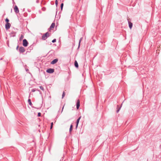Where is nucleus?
<instances>
[{"label": "nucleus", "instance_id": "obj_1", "mask_svg": "<svg viewBox=\"0 0 161 161\" xmlns=\"http://www.w3.org/2000/svg\"><path fill=\"white\" fill-rule=\"evenodd\" d=\"M49 36V33L48 32H47L42 36V39L43 40H45Z\"/></svg>", "mask_w": 161, "mask_h": 161}, {"label": "nucleus", "instance_id": "obj_2", "mask_svg": "<svg viewBox=\"0 0 161 161\" xmlns=\"http://www.w3.org/2000/svg\"><path fill=\"white\" fill-rule=\"evenodd\" d=\"M28 42L27 40L25 39L23 40V45L24 47H26L27 46Z\"/></svg>", "mask_w": 161, "mask_h": 161}, {"label": "nucleus", "instance_id": "obj_3", "mask_svg": "<svg viewBox=\"0 0 161 161\" xmlns=\"http://www.w3.org/2000/svg\"><path fill=\"white\" fill-rule=\"evenodd\" d=\"M11 24L10 23H6L5 24V27L6 30L9 29L11 26Z\"/></svg>", "mask_w": 161, "mask_h": 161}, {"label": "nucleus", "instance_id": "obj_4", "mask_svg": "<svg viewBox=\"0 0 161 161\" xmlns=\"http://www.w3.org/2000/svg\"><path fill=\"white\" fill-rule=\"evenodd\" d=\"M14 10L15 12L16 13H18L19 12V9L17 6H15L14 8Z\"/></svg>", "mask_w": 161, "mask_h": 161}, {"label": "nucleus", "instance_id": "obj_5", "mask_svg": "<svg viewBox=\"0 0 161 161\" xmlns=\"http://www.w3.org/2000/svg\"><path fill=\"white\" fill-rule=\"evenodd\" d=\"M58 59H54L51 62V63L52 64H54L58 61Z\"/></svg>", "mask_w": 161, "mask_h": 161}, {"label": "nucleus", "instance_id": "obj_6", "mask_svg": "<svg viewBox=\"0 0 161 161\" xmlns=\"http://www.w3.org/2000/svg\"><path fill=\"white\" fill-rule=\"evenodd\" d=\"M80 102L79 100H78L77 101L76 103V108L77 109H79L80 106Z\"/></svg>", "mask_w": 161, "mask_h": 161}, {"label": "nucleus", "instance_id": "obj_7", "mask_svg": "<svg viewBox=\"0 0 161 161\" xmlns=\"http://www.w3.org/2000/svg\"><path fill=\"white\" fill-rule=\"evenodd\" d=\"M128 20L129 28H130V29H131L132 28V25H133L132 23L131 22L129 21L128 19Z\"/></svg>", "mask_w": 161, "mask_h": 161}, {"label": "nucleus", "instance_id": "obj_8", "mask_svg": "<svg viewBox=\"0 0 161 161\" xmlns=\"http://www.w3.org/2000/svg\"><path fill=\"white\" fill-rule=\"evenodd\" d=\"M19 51L22 53H23L25 51V49L23 47H21L19 48Z\"/></svg>", "mask_w": 161, "mask_h": 161}, {"label": "nucleus", "instance_id": "obj_9", "mask_svg": "<svg viewBox=\"0 0 161 161\" xmlns=\"http://www.w3.org/2000/svg\"><path fill=\"white\" fill-rule=\"evenodd\" d=\"M55 26V24L54 23H52L50 27V29L52 30L53 28H54Z\"/></svg>", "mask_w": 161, "mask_h": 161}, {"label": "nucleus", "instance_id": "obj_10", "mask_svg": "<svg viewBox=\"0 0 161 161\" xmlns=\"http://www.w3.org/2000/svg\"><path fill=\"white\" fill-rule=\"evenodd\" d=\"M81 117L80 116L77 120V122H76V128H77V126H78V123H79V121H80V119L81 118Z\"/></svg>", "mask_w": 161, "mask_h": 161}, {"label": "nucleus", "instance_id": "obj_11", "mask_svg": "<svg viewBox=\"0 0 161 161\" xmlns=\"http://www.w3.org/2000/svg\"><path fill=\"white\" fill-rule=\"evenodd\" d=\"M75 67H76L77 68L78 67V64L77 63V61L76 60H75Z\"/></svg>", "mask_w": 161, "mask_h": 161}, {"label": "nucleus", "instance_id": "obj_12", "mask_svg": "<svg viewBox=\"0 0 161 161\" xmlns=\"http://www.w3.org/2000/svg\"><path fill=\"white\" fill-rule=\"evenodd\" d=\"M72 128H73V125H70V129H69V131H70V132L72 130Z\"/></svg>", "mask_w": 161, "mask_h": 161}, {"label": "nucleus", "instance_id": "obj_13", "mask_svg": "<svg viewBox=\"0 0 161 161\" xmlns=\"http://www.w3.org/2000/svg\"><path fill=\"white\" fill-rule=\"evenodd\" d=\"M24 36L23 35H21L19 38V40L21 41L24 38Z\"/></svg>", "mask_w": 161, "mask_h": 161}, {"label": "nucleus", "instance_id": "obj_14", "mask_svg": "<svg viewBox=\"0 0 161 161\" xmlns=\"http://www.w3.org/2000/svg\"><path fill=\"white\" fill-rule=\"evenodd\" d=\"M28 102L29 104L30 105H31L32 104L31 102V99H28Z\"/></svg>", "mask_w": 161, "mask_h": 161}, {"label": "nucleus", "instance_id": "obj_15", "mask_svg": "<svg viewBox=\"0 0 161 161\" xmlns=\"http://www.w3.org/2000/svg\"><path fill=\"white\" fill-rule=\"evenodd\" d=\"M65 96V93L64 92H63L62 95V98H63Z\"/></svg>", "mask_w": 161, "mask_h": 161}, {"label": "nucleus", "instance_id": "obj_16", "mask_svg": "<svg viewBox=\"0 0 161 161\" xmlns=\"http://www.w3.org/2000/svg\"><path fill=\"white\" fill-rule=\"evenodd\" d=\"M64 5V4L63 3H62L61 5V10H62L63 8Z\"/></svg>", "mask_w": 161, "mask_h": 161}, {"label": "nucleus", "instance_id": "obj_17", "mask_svg": "<svg viewBox=\"0 0 161 161\" xmlns=\"http://www.w3.org/2000/svg\"><path fill=\"white\" fill-rule=\"evenodd\" d=\"M43 91H44V88L43 86H40L39 87Z\"/></svg>", "mask_w": 161, "mask_h": 161}, {"label": "nucleus", "instance_id": "obj_18", "mask_svg": "<svg viewBox=\"0 0 161 161\" xmlns=\"http://www.w3.org/2000/svg\"><path fill=\"white\" fill-rule=\"evenodd\" d=\"M5 21L7 22V23H9L8 22L9 21V19L8 18H6L5 19Z\"/></svg>", "mask_w": 161, "mask_h": 161}, {"label": "nucleus", "instance_id": "obj_19", "mask_svg": "<svg viewBox=\"0 0 161 161\" xmlns=\"http://www.w3.org/2000/svg\"><path fill=\"white\" fill-rule=\"evenodd\" d=\"M47 72L49 73H53L54 71H47Z\"/></svg>", "mask_w": 161, "mask_h": 161}, {"label": "nucleus", "instance_id": "obj_20", "mask_svg": "<svg viewBox=\"0 0 161 161\" xmlns=\"http://www.w3.org/2000/svg\"><path fill=\"white\" fill-rule=\"evenodd\" d=\"M53 123L52 122L51 123V128H50L51 129L52 128L53 126Z\"/></svg>", "mask_w": 161, "mask_h": 161}, {"label": "nucleus", "instance_id": "obj_21", "mask_svg": "<svg viewBox=\"0 0 161 161\" xmlns=\"http://www.w3.org/2000/svg\"><path fill=\"white\" fill-rule=\"evenodd\" d=\"M55 4H56V5L57 6L58 4V2L57 0H56Z\"/></svg>", "mask_w": 161, "mask_h": 161}, {"label": "nucleus", "instance_id": "obj_22", "mask_svg": "<svg viewBox=\"0 0 161 161\" xmlns=\"http://www.w3.org/2000/svg\"><path fill=\"white\" fill-rule=\"evenodd\" d=\"M56 42V39H54L53 40H52V42L53 43L55 42Z\"/></svg>", "mask_w": 161, "mask_h": 161}, {"label": "nucleus", "instance_id": "obj_23", "mask_svg": "<svg viewBox=\"0 0 161 161\" xmlns=\"http://www.w3.org/2000/svg\"><path fill=\"white\" fill-rule=\"evenodd\" d=\"M41 115V113H38V117L40 116Z\"/></svg>", "mask_w": 161, "mask_h": 161}, {"label": "nucleus", "instance_id": "obj_24", "mask_svg": "<svg viewBox=\"0 0 161 161\" xmlns=\"http://www.w3.org/2000/svg\"><path fill=\"white\" fill-rule=\"evenodd\" d=\"M47 70H49V71H50V70H54V69H47Z\"/></svg>", "mask_w": 161, "mask_h": 161}, {"label": "nucleus", "instance_id": "obj_25", "mask_svg": "<svg viewBox=\"0 0 161 161\" xmlns=\"http://www.w3.org/2000/svg\"><path fill=\"white\" fill-rule=\"evenodd\" d=\"M31 91L32 92H34L35 91V90L34 89H32V90H31Z\"/></svg>", "mask_w": 161, "mask_h": 161}, {"label": "nucleus", "instance_id": "obj_26", "mask_svg": "<svg viewBox=\"0 0 161 161\" xmlns=\"http://www.w3.org/2000/svg\"><path fill=\"white\" fill-rule=\"evenodd\" d=\"M120 109V108H119V109H118L117 111V113H118V112H119V110Z\"/></svg>", "mask_w": 161, "mask_h": 161}]
</instances>
